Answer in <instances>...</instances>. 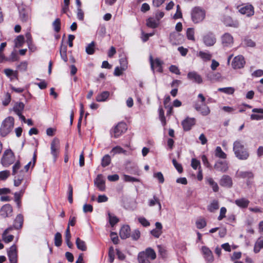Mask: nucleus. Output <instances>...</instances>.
Segmentation results:
<instances>
[{
  "mask_svg": "<svg viewBox=\"0 0 263 263\" xmlns=\"http://www.w3.org/2000/svg\"><path fill=\"white\" fill-rule=\"evenodd\" d=\"M24 108V104L22 102L16 103L13 107V110L17 115H21Z\"/></svg>",
  "mask_w": 263,
  "mask_h": 263,
  "instance_id": "nucleus-37",
  "label": "nucleus"
},
{
  "mask_svg": "<svg viewBox=\"0 0 263 263\" xmlns=\"http://www.w3.org/2000/svg\"><path fill=\"white\" fill-rule=\"evenodd\" d=\"M156 258V253L151 248H148L144 251L140 252L138 256L139 263H151L149 259L154 260Z\"/></svg>",
  "mask_w": 263,
  "mask_h": 263,
  "instance_id": "nucleus-3",
  "label": "nucleus"
},
{
  "mask_svg": "<svg viewBox=\"0 0 263 263\" xmlns=\"http://www.w3.org/2000/svg\"><path fill=\"white\" fill-rule=\"evenodd\" d=\"M95 42L92 41L91 43L89 44L86 47V52L88 54H92L95 52Z\"/></svg>",
  "mask_w": 263,
  "mask_h": 263,
  "instance_id": "nucleus-42",
  "label": "nucleus"
},
{
  "mask_svg": "<svg viewBox=\"0 0 263 263\" xmlns=\"http://www.w3.org/2000/svg\"><path fill=\"white\" fill-rule=\"evenodd\" d=\"M227 213V209L224 207H222L220 210V214L218 217V220H221L223 218L226 217V214Z\"/></svg>",
  "mask_w": 263,
  "mask_h": 263,
  "instance_id": "nucleus-63",
  "label": "nucleus"
},
{
  "mask_svg": "<svg viewBox=\"0 0 263 263\" xmlns=\"http://www.w3.org/2000/svg\"><path fill=\"white\" fill-rule=\"evenodd\" d=\"M188 79L198 84H201L202 82L201 77L195 71L189 72L187 75Z\"/></svg>",
  "mask_w": 263,
  "mask_h": 263,
  "instance_id": "nucleus-22",
  "label": "nucleus"
},
{
  "mask_svg": "<svg viewBox=\"0 0 263 263\" xmlns=\"http://www.w3.org/2000/svg\"><path fill=\"white\" fill-rule=\"evenodd\" d=\"M24 43V37L23 35L18 36L15 40V47L20 48L22 46Z\"/></svg>",
  "mask_w": 263,
  "mask_h": 263,
  "instance_id": "nucleus-47",
  "label": "nucleus"
},
{
  "mask_svg": "<svg viewBox=\"0 0 263 263\" xmlns=\"http://www.w3.org/2000/svg\"><path fill=\"white\" fill-rule=\"evenodd\" d=\"M54 245L57 247H60L62 245V235L60 233L57 232L54 235Z\"/></svg>",
  "mask_w": 263,
  "mask_h": 263,
  "instance_id": "nucleus-44",
  "label": "nucleus"
},
{
  "mask_svg": "<svg viewBox=\"0 0 263 263\" xmlns=\"http://www.w3.org/2000/svg\"><path fill=\"white\" fill-rule=\"evenodd\" d=\"M123 177L124 181L126 182H140V179L127 175H124Z\"/></svg>",
  "mask_w": 263,
  "mask_h": 263,
  "instance_id": "nucleus-55",
  "label": "nucleus"
},
{
  "mask_svg": "<svg viewBox=\"0 0 263 263\" xmlns=\"http://www.w3.org/2000/svg\"><path fill=\"white\" fill-rule=\"evenodd\" d=\"M154 177L157 179L160 183H163L164 181V179L163 174L161 172H157L154 174Z\"/></svg>",
  "mask_w": 263,
  "mask_h": 263,
  "instance_id": "nucleus-60",
  "label": "nucleus"
},
{
  "mask_svg": "<svg viewBox=\"0 0 263 263\" xmlns=\"http://www.w3.org/2000/svg\"><path fill=\"white\" fill-rule=\"evenodd\" d=\"M108 215L109 223L111 226H114L119 221L118 218L115 216L111 215V214L109 212L108 213Z\"/></svg>",
  "mask_w": 263,
  "mask_h": 263,
  "instance_id": "nucleus-50",
  "label": "nucleus"
},
{
  "mask_svg": "<svg viewBox=\"0 0 263 263\" xmlns=\"http://www.w3.org/2000/svg\"><path fill=\"white\" fill-rule=\"evenodd\" d=\"M111 161V158L109 155H105L102 159L101 165L103 167L108 166Z\"/></svg>",
  "mask_w": 263,
  "mask_h": 263,
  "instance_id": "nucleus-45",
  "label": "nucleus"
},
{
  "mask_svg": "<svg viewBox=\"0 0 263 263\" xmlns=\"http://www.w3.org/2000/svg\"><path fill=\"white\" fill-rule=\"evenodd\" d=\"M109 96V92L107 91H104L99 94L96 97V100L98 102L105 101Z\"/></svg>",
  "mask_w": 263,
  "mask_h": 263,
  "instance_id": "nucleus-32",
  "label": "nucleus"
},
{
  "mask_svg": "<svg viewBox=\"0 0 263 263\" xmlns=\"http://www.w3.org/2000/svg\"><path fill=\"white\" fill-rule=\"evenodd\" d=\"M237 9L241 14L246 15L248 17L251 16L254 14V7L251 4L242 5L241 7L238 6Z\"/></svg>",
  "mask_w": 263,
  "mask_h": 263,
  "instance_id": "nucleus-10",
  "label": "nucleus"
},
{
  "mask_svg": "<svg viewBox=\"0 0 263 263\" xmlns=\"http://www.w3.org/2000/svg\"><path fill=\"white\" fill-rule=\"evenodd\" d=\"M126 152V151L125 150L119 146L114 147L111 151V153H112L113 155L122 153L125 154Z\"/></svg>",
  "mask_w": 263,
  "mask_h": 263,
  "instance_id": "nucleus-49",
  "label": "nucleus"
},
{
  "mask_svg": "<svg viewBox=\"0 0 263 263\" xmlns=\"http://www.w3.org/2000/svg\"><path fill=\"white\" fill-rule=\"evenodd\" d=\"M252 112L254 114H252L250 118L252 120H260L263 119V109L262 108H254Z\"/></svg>",
  "mask_w": 263,
  "mask_h": 263,
  "instance_id": "nucleus-23",
  "label": "nucleus"
},
{
  "mask_svg": "<svg viewBox=\"0 0 263 263\" xmlns=\"http://www.w3.org/2000/svg\"><path fill=\"white\" fill-rule=\"evenodd\" d=\"M243 43L247 47H254L255 46V43L250 39H246L244 40Z\"/></svg>",
  "mask_w": 263,
  "mask_h": 263,
  "instance_id": "nucleus-59",
  "label": "nucleus"
},
{
  "mask_svg": "<svg viewBox=\"0 0 263 263\" xmlns=\"http://www.w3.org/2000/svg\"><path fill=\"white\" fill-rule=\"evenodd\" d=\"M202 252L204 255V258L208 262H212L213 260V256L212 251L205 246L201 248Z\"/></svg>",
  "mask_w": 263,
  "mask_h": 263,
  "instance_id": "nucleus-26",
  "label": "nucleus"
},
{
  "mask_svg": "<svg viewBox=\"0 0 263 263\" xmlns=\"http://www.w3.org/2000/svg\"><path fill=\"white\" fill-rule=\"evenodd\" d=\"M14 120L12 117L6 118L2 122L0 128V134L5 137L9 134L14 127Z\"/></svg>",
  "mask_w": 263,
  "mask_h": 263,
  "instance_id": "nucleus-4",
  "label": "nucleus"
},
{
  "mask_svg": "<svg viewBox=\"0 0 263 263\" xmlns=\"http://www.w3.org/2000/svg\"><path fill=\"white\" fill-rule=\"evenodd\" d=\"M156 228L151 231V234L155 238H159L162 233V225L159 222L155 223Z\"/></svg>",
  "mask_w": 263,
  "mask_h": 263,
  "instance_id": "nucleus-25",
  "label": "nucleus"
},
{
  "mask_svg": "<svg viewBox=\"0 0 263 263\" xmlns=\"http://www.w3.org/2000/svg\"><path fill=\"white\" fill-rule=\"evenodd\" d=\"M11 101V95L9 93L7 92L5 94L4 98L3 100L2 103L4 106H7Z\"/></svg>",
  "mask_w": 263,
  "mask_h": 263,
  "instance_id": "nucleus-53",
  "label": "nucleus"
},
{
  "mask_svg": "<svg viewBox=\"0 0 263 263\" xmlns=\"http://www.w3.org/2000/svg\"><path fill=\"white\" fill-rule=\"evenodd\" d=\"M206 182L212 187L213 190L215 192H217L219 190V187L217 183L214 181L212 178L206 179Z\"/></svg>",
  "mask_w": 263,
  "mask_h": 263,
  "instance_id": "nucleus-39",
  "label": "nucleus"
},
{
  "mask_svg": "<svg viewBox=\"0 0 263 263\" xmlns=\"http://www.w3.org/2000/svg\"><path fill=\"white\" fill-rule=\"evenodd\" d=\"M194 108L203 116H207L210 112L209 107L205 104H200L197 102H195L194 104Z\"/></svg>",
  "mask_w": 263,
  "mask_h": 263,
  "instance_id": "nucleus-15",
  "label": "nucleus"
},
{
  "mask_svg": "<svg viewBox=\"0 0 263 263\" xmlns=\"http://www.w3.org/2000/svg\"><path fill=\"white\" fill-rule=\"evenodd\" d=\"M14 238V236L12 235H8L7 230H5L3 233L2 234V239L3 240L6 242L8 243L13 240Z\"/></svg>",
  "mask_w": 263,
  "mask_h": 263,
  "instance_id": "nucleus-40",
  "label": "nucleus"
},
{
  "mask_svg": "<svg viewBox=\"0 0 263 263\" xmlns=\"http://www.w3.org/2000/svg\"><path fill=\"white\" fill-rule=\"evenodd\" d=\"M140 232L138 229L134 230L131 234L132 239L134 240H137L140 237Z\"/></svg>",
  "mask_w": 263,
  "mask_h": 263,
  "instance_id": "nucleus-56",
  "label": "nucleus"
},
{
  "mask_svg": "<svg viewBox=\"0 0 263 263\" xmlns=\"http://www.w3.org/2000/svg\"><path fill=\"white\" fill-rule=\"evenodd\" d=\"M186 36L189 40L192 41H195L194 37V30L193 28H187L186 31Z\"/></svg>",
  "mask_w": 263,
  "mask_h": 263,
  "instance_id": "nucleus-52",
  "label": "nucleus"
},
{
  "mask_svg": "<svg viewBox=\"0 0 263 263\" xmlns=\"http://www.w3.org/2000/svg\"><path fill=\"white\" fill-rule=\"evenodd\" d=\"M127 129V125L124 122H120L110 131L111 136L115 138L119 137L122 134L124 133Z\"/></svg>",
  "mask_w": 263,
  "mask_h": 263,
  "instance_id": "nucleus-5",
  "label": "nucleus"
},
{
  "mask_svg": "<svg viewBox=\"0 0 263 263\" xmlns=\"http://www.w3.org/2000/svg\"><path fill=\"white\" fill-rule=\"evenodd\" d=\"M198 55L205 61L210 60L212 58V55L209 52L201 51L199 52Z\"/></svg>",
  "mask_w": 263,
  "mask_h": 263,
  "instance_id": "nucleus-43",
  "label": "nucleus"
},
{
  "mask_svg": "<svg viewBox=\"0 0 263 263\" xmlns=\"http://www.w3.org/2000/svg\"><path fill=\"white\" fill-rule=\"evenodd\" d=\"M218 90L220 92H224L227 94L232 95L234 93L235 89L233 87H224L219 88Z\"/></svg>",
  "mask_w": 263,
  "mask_h": 263,
  "instance_id": "nucleus-48",
  "label": "nucleus"
},
{
  "mask_svg": "<svg viewBox=\"0 0 263 263\" xmlns=\"http://www.w3.org/2000/svg\"><path fill=\"white\" fill-rule=\"evenodd\" d=\"M72 195H73L72 186L69 184L68 185V200L70 203H72L73 202Z\"/></svg>",
  "mask_w": 263,
  "mask_h": 263,
  "instance_id": "nucleus-51",
  "label": "nucleus"
},
{
  "mask_svg": "<svg viewBox=\"0 0 263 263\" xmlns=\"http://www.w3.org/2000/svg\"><path fill=\"white\" fill-rule=\"evenodd\" d=\"M108 257L109 262L112 263L115 259V252L114 248L112 247H110L109 248L108 252Z\"/></svg>",
  "mask_w": 263,
  "mask_h": 263,
  "instance_id": "nucleus-57",
  "label": "nucleus"
},
{
  "mask_svg": "<svg viewBox=\"0 0 263 263\" xmlns=\"http://www.w3.org/2000/svg\"><path fill=\"white\" fill-rule=\"evenodd\" d=\"M19 17L21 21L23 22H28L31 16L30 9L25 6L22 5L18 7Z\"/></svg>",
  "mask_w": 263,
  "mask_h": 263,
  "instance_id": "nucleus-6",
  "label": "nucleus"
},
{
  "mask_svg": "<svg viewBox=\"0 0 263 263\" xmlns=\"http://www.w3.org/2000/svg\"><path fill=\"white\" fill-rule=\"evenodd\" d=\"M13 154L11 150H6L1 159V162L2 165L5 167H8L10 164H11L13 162Z\"/></svg>",
  "mask_w": 263,
  "mask_h": 263,
  "instance_id": "nucleus-8",
  "label": "nucleus"
},
{
  "mask_svg": "<svg viewBox=\"0 0 263 263\" xmlns=\"http://www.w3.org/2000/svg\"><path fill=\"white\" fill-rule=\"evenodd\" d=\"M138 220L143 227H147L150 226V222L143 217H139Z\"/></svg>",
  "mask_w": 263,
  "mask_h": 263,
  "instance_id": "nucleus-54",
  "label": "nucleus"
},
{
  "mask_svg": "<svg viewBox=\"0 0 263 263\" xmlns=\"http://www.w3.org/2000/svg\"><path fill=\"white\" fill-rule=\"evenodd\" d=\"M149 62L151 64V68L154 72L155 68L157 69V71L159 72H162L163 69L162 65L163 62L158 58L154 60L152 55L149 56Z\"/></svg>",
  "mask_w": 263,
  "mask_h": 263,
  "instance_id": "nucleus-11",
  "label": "nucleus"
},
{
  "mask_svg": "<svg viewBox=\"0 0 263 263\" xmlns=\"http://www.w3.org/2000/svg\"><path fill=\"white\" fill-rule=\"evenodd\" d=\"M223 22L227 26L238 28L239 26V22L237 20H233L229 16H224Z\"/></svg>",
  "mask_w": 263,
  "mask_h": 263,
  "instance_id": "nucleus-19",
  "label": "nucleus"
},
{
  "mask_svg": "<svg viewBox=\"0 0 263 263\" xmlns=\"http://www.w3.org/2000/svg\"><path fill=\"white\" fill-rule=\"evenodd\" d=\"M205 11L200 7L196 6L191 11V20L195 24L201 23L205 17Z\"/></svg>",
  "mask_w": 263,
  "mask_h": 263,
  "instance_id": "nucleus-2",
  "label": "nucleus"
},
{
  "mask_svg": "<svg viewBox=\"0 0 263 263\" xmlns=\"http://www.w3.org/2000/svg\"><path fill=\"white\" fill-rule=\"evenodd\" d=\"M10 263L17 262V251L16 246L15 245L10 247L7 251Z\"/></svg>",
  "mask_w": 263,
  "mask_h": 263,
  "instance_id": "nucleus-12",
  "label": "nucleus"
},
{
  "mask_svg": "<svg viewBox=\"0 0 263 263\" xmlns=\"http://www.w3.org/2000/svg\"><path fill=\"white\" fill-rule=\"evenodd\" d=\"M130 235V229L129 226H123L120 231V236L123 239H125L129 237Z\"/></svg>",
  "mask_w": 263,
  "mask_h": 263,
  "instance_id": "nucleus-27",
  "label": "nucleus"
},
{
  "mask_svg": "<svg viewBox=\"0 0 263 263\" xmlns=\"http://www.w3.org/2000/svg\"><path fill=\"white\" fill-rule=\"evenodd\" d=\"M236 176L239 178L247 179V184L252 182L254 177L253 173L251 171H237Z\"/></svg>",
  "mask_w": 263,
  "mask_h": 263,
  "instance_id": "nucleus-14",
  "label": "nucleus"
},
{
  "mask_svg": "<svg viewBox=\"0 0 263 263\" xmlns=\"http://www.w3.org/2000/svg\"><path fill=\"white\" fill-rule=\"evenodd\" d=\"M12 207L9 204H6L1 209V215L4 217H10L12 215Z\"/></svg>",
  "mask_w": 263,
  "mask_h": 263,
  "instance_id": "nucleus-18",
  "label": "nucleus"
},
{
  "mask_svg": "<svg viewBox=\"0 0 263 263\" xmlns=\"http://www.w3.org/2000/svg\"><path fill=\"white\" fill-rule=\"evenodd\" d=\"M233 149L236 157L239 160H247L249 157V153L242 141L236 140L233 143Z\"/></svg>",
  "mask_w": 263,
  "mask_h": 263,
  "instance_id": "nucleus-1",
  "label": "nucleus"
},
{
  "mask_svg": "<svg viewBox=\"0 0 263 263\" xmlns=\"http://www.w3.org/2000/svg\"><path fill=\"white\" fill-rule=\"evenodd\" d=\"M214 168L217 171L226 172L228 170V165L227 161H218L214 165Z\"/></svg>",
  "mask_w": 263,
  "mask_h": 263,
  "instance_id": "nucleus-24",
  "label": "nucleus"
},
{
  "mask_svg": "<svg viewBox=\"0 0 263 263\" xmlns=\"http://www.w3.org/2000/svg\"><path fill=\"white\" fill-rule=\"evenodd\" d=\"M215 156L221 159H226L227 154L222 150L220 146H217L215 151Z\"/></svg>",
  "mask_w": 263,
  "mask_h": 263,
  "instance_id": "nucleus-34",
  "label": "nucleus"
},
{
  "mask_svg": "<svg viewBox=\"0 0 263 263\" xmlns=\"http://www.w3.org/2000/svg\"><path fill=\"white\" fill-rule=\"evenodd\" d=\"M60 52L61 58L64 62H66L68 60L67 57V46L63 45V42L61 44Z\"/></svg>",
  "mask_w": 263,
  "mask_h": 263,
  "instance_id": "nucleus-33",
  "label": "nucleus"
},
{
  "mask_svg": "<svg viewBox=\"0 0 263 263\" xmlns=\"http://www.w3.org/2000/svg\"><path fill=\"white\" fill-rule=\"evenodd\" d=\"M249 201L245 198L236 199L235 201V204L241 208H246L249 203Z\"/></svg>",
  "mask_w": 263,
  "mask_h": 263,
  "instance_id": "nucleus-29",
  "label": "nucleus"
},
{
  "mask_svg": "<svg viewBox=\"0 0 263 263\" xmlns=\"http://www.w3.org/2000/svg\"><path fill=\"white\" fill-rule=\"evenodd\" d=\"M195 124V119L194 118L187 117L182 122V125L184 130L189 131Z\"/></svg>",
  "mask_w": 263,
  "mask_h": 263,
  "instance_id": "nucleus-17",
  "label": "nucleus"
},
{
  "mask_svg": "<svg viewBox=\"0 0 263 263\" xmlns=\"http://www.w3.org/2000/svg\"><path fill=\"white\" fill-rule=\"evenodd\" d=\"M23 221L24 219L23 215L21 214L17 215L14 220L13 227L16 229H21L22 227Z\"/></svg>",
  "mask_w": 263,
  "mask_h": 263,
  "instance_id": "nucleus-28",
  "label": "nucleus"
},
{
  "mask_svg": "<svg viewBox=\"0 0 263 263\" xmlns=\"http://www.w3.org/2000/svg\"><path fill=\"white\" fill-rule=\"evenodd\" d=\"M219 208V202L217 200H214L208 206V210L210 212H214L216 210H218Z\"/></svg>",
  "mask_w": 263,
  "mask_h": 263,
  "instance_id": "nucleus-31",
  "label": "nucleus"
},
{
  "mask_svg": "<svg viewBox=\"0 0 263 263\" xmlns=\"http://www.w3.org/2000/svg\"><path fill=\"white\" fill-rule=\"evenodd\" d=\"M52 26L53 27L54 30L56 32H59L61 29L60 19L59 18H56L55 21L52 23Z\"/></svg>",
  "mask_w": 263,
  "mask_h": 263,
  "instance_id": "nucleus-46",
  "label": "nucleus"
},
{
  "mask_svg": "<svg viewBox=\"0 0 263 263\" xmlns=\"http://www.w3.org/2000/svg\"><path fill=\"white\" fill-rule=\"evenodd\" d=\"M202 41L206 46L211 47L214 46L216 43V37L213 32L209 31L203 35Z\"/></svg>",
  "mask_w": 263,
  "mask_h": 263,
  "instance_id": "nucleus-9",
  "label": "nucleus"
},
{
  "mask_svg": "<svg viewBox=\"0 0 263 263\" xmlns=\"http://www.w3.org/2000/svg\"><path fill=\"white\" fill-rule=\"evenodd\" d=\"M221 43L223 47H231L233 44V37L229 33H225L221 37Z\"/></svg>",
  "mask_w": 263,
  "mask_h": 263,
  "instance_id": "nucleus-16",
  "label": "nucleus"
},
{
  "mask_svg": "<svg viewBox=\"0 0 263 263\" xmlns=\"http://www.w3.org/2000/svg\"><path fill=\"white\" fill-rule=\"evenodd\" d=\"M105 181L103 179L102 175L99 174L95 180V184L98 189L101 191H104L105 190Z\"/></svg>",
  "mask_w": 263,
  "mask_h": 263,
  "instance_id": "nucleus-20",
  "label": "nucleus"
},
{
  "mask_svg": "<svg viewBox=\"0 0 263 263\" xmlns=\"http://www.w3.org/2000/svg\"><path fill=\"white\" fill-rule=\"evenodd\" d=\"M262 248H263V238H259L255 244L254 251L255 253H257L259 252L260 250Z\"/></svg>",
  "mask_w": 263,
  "mask_h": 263,
  "instance_id": "nucleus-38",
  "label": "nucleus"
},
{
  "mask_svg": "<svg viewBox=\"0 0 263 263\" xmlns=\"http://www.w3.org/2000/svg\"><path fill=\"white\" fill-rule=\"evenodd\" d=\"M159 200L158 198L154 195L153 198L148 200V205L149 206H153L158 202Z\"/></svg>",
  "mask_w": 263,
  "mask_h": 263,
  "instance_id": "nucleus-61",
  "label": "nucleus"
},
{
  "mask_svg": "<svg viewBox=\"0 0 263 263\" xmlns=\"http://www.w3.org/2000/svg\"><path fill=\"white\" fill-rule=\"evenodd\" d=\"M245 63L243 57L240 55L234 58L232 63V66L234 69H240L244 67Z\"/></svg>",
  "mask_w": 263,
  "mask_h": 263,
  "instance_id": "nucleus-13",
  "label": "nucleus"
},
{
  "mask_svg": "<svg viewBox=\"0 0 263 263\" xmlns=\"http://www.w3.org/2000/svg\"><path fill=\"white\" fill-rule=\"evenodd\" d=\"M196 226L199 229L204 228L206 226V222L205 219L203 218L198 219L196 221Z\"/></svg>",
  "mask_w": 263,
  "mask_h": 263,
  "instance_id": "nucleus-41",
  "label": "nucleus"
},
{
  "mask_svg": "<svg viewBox=\"0 0 263 263\" xmlns=\"http://www.w3.org/2000/svg\"><path fill=\"white\" fill-rule=\"evenodd\" d=\"M60 149V143L59 139L54 138L51 141L50 144L51 154L52 155L53 160L56 161Z\"/></svg>",
  "mask_w": 263,
  "mask_h": 263,
  "instance_id": "nucleus-7",
  "label": "nucleus"
},
{
  "mask_svg": "<svg viewBox=\"0 0 263 263\" xmlns=\"http://www.w3.org/2000/svg\"><path fill=\"white\" fill-rule=\"evenodd\" d=\"M76 243L78 249L82 251H85L86 250L87 247L85 241L81 240L80 238H77Z\"/></svg>",
  "mask_w": 263,
  "mask_h": 263,
  "instance_id": "nucleus-35",
  "label": "nucleus"
},
{
  "mask_svg": "<svg viewBox=\"0 0 263 263\" xmlns=\"http://www.w3.org/2000/svg\"><path fill=\"white\" fill-rule=\"evenodd\" d=\"M10 175L9 171H4L0 172V180H6Z\"/></svg>",
  "mask_w": 263,
  "mask_h": 263,
  "instance_id": "nucleus-62",
  "label": "nucleus"
},
{
  "mask_svg": "<svg viewBox=\"0 0 263 263\" xmlns=\"http://www.w3.org/2000/svg\"><path fill=\"white\" fill-rule=\"evenodd\" d=\"M146 24L149 27L155 28L158 26L159 22L156 18L150 17L147 20Z\"/></svg>",
  "mask_w": 263,
  "mask_h": 263,
  "instance_id": "nucleus-36",
  "label": "nucleus"
},
{
  "mask_svg": "<svg viewBox=\"0 0 263 263\" xmlns=\"http://www.w3.org/2000/svg\"><path fill=\"white\" fill-rule=\"evenodd\" d=\"M4 72L11 80L13 78L17 79V72L16 71H14L11 69L7 68L4 69Z\"/></svg>",
  "mask_w": 263,
  "mask_h": 263,
  "instance_id": "nucleus-30",
  "label": "nucleus"
},
{
  "mask_svg": "<svg viewBox=\"0 0 263 263\" xmlns=\"http://www.w3.org/2000/svg\"><path fill=\"white\" fill-rule=\"evenodd\" d=\"M173 164L176 169L178 171L179 173H181L183 171V168L181 164L178 163L176 160L173 159L172 160Z\"/></svg>",
  "mask_w": 263,
  "mask_h": 263,
  "instance_id": "nucleus-58",
  "label": "nucleus"
},
{
  "mask_svg": "<svg viewBox=\"0 0 263 263\" xmlns=\"http://www.w3.org/2000/svg\"><path fill=\"white\" fill-rule=\"evenodd\" d=\"M120 63L121 65V67L122 69L123 70H125L127 68V61L125 58H121L120 59Z\"/></svg>",
  "mask_w": 263,
  "mask_h": 263,
  "instance_id": "nucleus-64",
  "label": "nucleus"
},
{
  "mask_svg": "<svg viewBox=\"0 0 263 263\" xmlns=\"http://www.w3.org/2000/svg\"><path fill=\"white\" fill-rule=\"evenodd\" d=\"M219 184L222 186L230 188L233 184L232 178L228 175H223L220 180Z\"/></svg>",
  "mask_w": 263,
  "mask_h": 263,
  "instance_id": "nucleus-21",
  "label": "nucleus"
}]
</instances>
